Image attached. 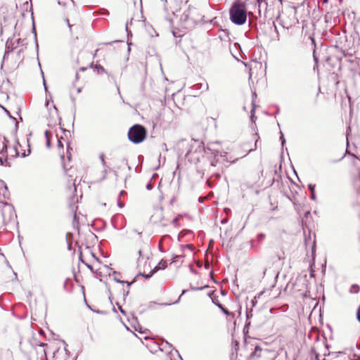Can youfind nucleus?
Instances as JSON below:
<instances>
[{
  "instance_id": "nucleus-1",
  "label": "nucleus",
  "mask_w": 360,
  "mask_h": 360,
  "mask_svg": "<svg viewBox=\"0 0 360 360\" xmlns=\"http://www.w3.org/2000/svg\"><path fill=\"white\" fill-rule=\"evenodd\" d=\"M247 6L240 0L235 1L229 9L231 20L236 25H241L247 20Z\"/></svg>"
},
{
  "instance_id": "nucleus-2",
  "label": "nucleus",
  "mask_w": 360,
  "mask_h": 360,
  "mask_svg": "<svg viewBox=\"0 0 360 360\" xmlns=\"http://www.w3.org/2000/svg\"><path fill=\"white\" fill-rule=\"evenodd\" d=\"M70 16L72 17L71 22L68 18L65 19V21L68 25L72 37L75 39H78L84 34V29L81 19L77 13Z\"/></svg>"
},
{
  "instance_id": "nucleus-3",
  "label": "nucleus",
  "mask_w": 360,
  "mask_h": 360,
  "mask_svg": "<svg viewBox=\"0 0 360 360\" xmlns=\"http://www.w3.org/2000/svg\"><path fill=\"white\" fill-rule=\"evenodd\" d=\"M147 136L146 129L141 124H134L128 131V138L134 143L143 142Z\"/></svg>"
},
{
  "instance_id": "nucleus-4",
  "label": "nucleus",
  "mask_w": 360,
  "mask_h": 360,
  "mask_svg": "<svg viewBox=\"0 0 360 360\" xmlns=\"http://www.w3.org/2000/svg\"><path fill=\"white\" fill-rule=\"evenodd\" d=\"M66 146V158L68 162H70L72 158V155L70 150H72V148L70 147V143L68 140L64 139L63 137H60L58 140V153L60 157L62 165L64 170L65 172L68 171L67 165L65 160V154L64 152V146Z\"/></svg>"
},
{
  "instance_id": "nucleus-5",
  "label": "nucleus",
  "mask_w": 360,
  "mask_h": 360,
  "mask_svg": "<svg viewBox=\"0 0 360 360\" xmlns=\"http://www.w3.org/2000/svg\"><path fill=\"white\" fill-rule=\"evenodd\" d=\"M4 150H6V155L11 158L18 157L24 158L27 155L25 150L22 148V146L17 141L12 146H8L4 143L1 153H2Z\"/></svg>"
},
{
  "instance_id": "nucleus-6",
  "label": "nucleus",
  "mask_w": 360,
  "mask_h": 360,
  "mask_svg": "<svg viewBox=\"0 0 360 360\" xmlns=\"http://www.w3.org/2000/svg\"><path fill=\"white\" fill-rule=\"evenodd\" d=\"M84 72H87V75L90 77L94 74L103 75L106 73L105 68L101 65H91L89 68H82L79 70V72L77 74L76 77L77 79L82 77L81 73Z\"/></svg>"
},
{
  "instance_id": "nucleus-7",
  "label": "nucleus",
  "mask_w": 360,
  "mask_h": 360,
  "mask_svg": "<svg viewBox=\"0 0 360 360\" xmlns=\"http://www.w3.org/2000/svg\"><path fill=\"white\" fill-rule=\"evenodd\" d=\"M88 252L89 253V256L91 257V258H89L88 260L89 262V263H86L84 259H83V255L82 253L80 254V259L81 261L84 263L87 267L92 271H97L100 269V264H101V261L100 259L96 257L94 254H93L92 252H91L89 250H88Z\"/></svg>"
},
{
  "instance_id": "nucleus-8",
  "label": "nucleus",
  "mask_w": 360,
  "mask_h": 360,
  "mask_svg": "<svg viewBox=\"0 0 360 360\" xmlns=\"http://www.w3.org/2000/svg\"><path fill=\"white\" fill-rule=\"evenodd\" d=\"M58 4L63 6L67 10L66 13L69 15L77 14L75 8L74 1L72 0H58Z\"/></svg>"
},
{
  "instance_id": "nucleus-9",
  "label": "nucleus",
  "mask_w": 360,
  "mask_h": 360,
  "mask_svg": "<svg viewBox=\"0 0 360 360\" xmlns=\"http://www.w3.org/2000/svg\"><path fill=\"white\" fill-rule=\"evenodd\" d=\"M275 286L272 285L270 288H266L262 292H260L258 294V297H260L262 295H264V297H266L269 300H272L276 298L278 295L280 294L278 290H276V292H274Z\"/></svg>"
},
{
  "instance_id": "nucleus-10",
  "label": "nucleus",
  "mask_w": 360,
  "mask_h": 360,
  "mask_svg": "<svg viewBox=\"0 0 360 360\" xmlns=\"http://www.w3.org/2000/svg\"><path fill=\"white\" fill-rule=\"evenodd\" d=\"M128 167V163L127 160L122 159L117 162L116 166H115L114 172L116 176H118L122 170L125 169Z\"/></svg>"
},
{
  "instance_id": "nucleus-11",
  "label": "nucleus",
  "mask_w": 360,
  "mask_h": 360,
  "mask_svg": "<svg viewBox=\"0 0 360 360\" xmlns=\"http://www.w3.org/2000/svg\"><path fill=\"white\" fill-rule=\"evenodd\" d=\"M167 265V263L166 261L165 260H161L159 264L155 266V268L153 269V270L152 271H150V274H145V273L143 274V276H146V278H149L152 276V274L157 270L158 269H165Z\"/></svg>"
},
{
  "instance_id": "nucleus-12",
  "label": "nucleus",
  "mask_w": 360,
  "mask_h": 360,
  "mask_svg": "<svg viewBox=\"0 0 360 360\" xmlns=\"http://www.w3.org/2000/svg\"><path fill=\"white\" fill-rule=\"evenodd\" d=\"M259 139V136L257 133H254L252 134L250 140L252 142H254V144L248 148L249 152L255 150L257 148V143L258 142Z\"/></svg>"
},
{
  "instance_id": "nucleus-13",
  "label": "nucleus",
  "mask_w": 360,
  "mask_h": 360,
  "mask_svg": "<svg viewBox=\"0 0 360 360\" xmlns=\"http://www.w3.org/2000/svg\"><path fill=\"white\" fill-rule=\"evenodd\" d=\"M219 308L221 311L228 316L229 321H231L234 319L235 314L233 312L229 311L225 309L221 304H219Z\"/></svg>"
},
{
  "instance_id": "nucleus-14",
  "label": "nucleus",
  "mask_w": 360,
  "mask_h": 360,
  "mask_svg": "<svg viewBox=\"0 0 360 360\" xmlns=\"http://www.w3.org/2000/svg\"><path fill=\"white\" fill-rule=\"evenodd\" d=\"M76 198V196H75L73 198V202L74 203L70 205V208H71V210H72V212L73 214V218H74V220H76L77 219V214H76V212H77V206L75 205V202H77V199H76L75 200V198Z\"/></svg>"
},
{
  "instance_id": "nucleus-15",
  "label": "nucleus",
  "mask_w": 360,
  "mask_h": 360,
  "mask_svg": "<svg viewBox=\"0 0 360 360\" xmlns=\"http://www.w3.org/2000/svg\"><path fill=\"white\" fill-rule=\"evenodd\" d=\"M262 348L259 346H256L255 348V351L251 354L250 357L253 358L255 356H260Z\"/></svg>"
},
{
  "instance_id": "nucleus-16",
  "label": "nucleus",
  "mask_w": 360,
  "mask_h": 360,
  "mask_svg": "<svg viewBox=\"0 0 360 360\" xmlns=\"http://www.w3.org/2000/svg\"><path fill=\"white\" fill-rule=\"evenodd\" d=\"M308 188L310 190L311 193V198L313 199L315 198V196H314V190H315V186L314 185H312V184H309L308 186Z\"/></svg>"
},
{
  "instance_id": "nucleus-17",
  "label": "nucleus",
  "mask_w": 360,
  "mask_h": 360,
  "mask_svg": "<svg viewBox=\"0 0 360 360\" xmlns=\"http://www.w3.org/2000/svg\"><path fill=\"white\" fill-rule=\"evenodd\" d=\"M69 191L70 194H74L76 192V186L74 181L72 183V186L69 188Z\"/></svg>"
},
{
  "instance_id": "nucleus-18",
  "label": "nucleus",
  "mask_w": 360,
  "mask_h": 360,
  "mask_svg": "<svg viewBox=\"0 0 360 360\" xmlns=\"http://www.w3.org/2000/svg\"><path fill=\"white\" fill-rule=\"evenodd\" d=\"M356 319L360 323V305L356 310Z\"/></svg>"
},
{
  "instance_id": "nucleus-19",
  "label": "nucleus",
  "mask_w": 360,
  "mask_h": 360,
  "mask_svg": "<svg viewBox=\"0 0 360 360\" xmlns=\"http://www.w3.org/2000/svg\"><path fill=\"white\" fill-rule=\"evenodd\" d=\"M313 355L314 356V360H319V355L315 351H313Z\"/></svg>"
},
{
  "instance_id": "nucleus-20",
  "label": "nucleus",
  "mask_w": 360,
  "mask_h": 360,
  "mask_svg": "<svg viewBox=\"0 0 360 360\" xmlns=\"http://www.w3.org/2000/svg\"><path fill=\"white\" fill-rule=\"evenodd\" d=\"M100 158L101 160V162H102L103 165H105V159H104V155L103 154L101 155Z\"/></svg>"
},
{
  "instance_id": "nucleus-21",
  "label": "nucleus",
  "mask_w": 360,
  "mask_h": 360,
  "mask_svg": "<svg viewBox=\"0 0 360 360\" xmlns=\"http://www.w3.org/2000/svg\"><path fill=\"white\" fill-rule=\"evenodd\" d=\"M284 258V252L282 251V255L279 256V259H283Z\"/></svg>"
},
{
  "instance_id": "nucleus-22",
  "label": "nucleus",
  "mask_w": 360,
  "mask_h": 360,
  "mask_svg": "<svg viewBox=\"0 0 360 360\" xmlns=\"http://www.w3.org/2000/svg\"><path fill=\"white\" fill-rule=\"evenodd\" d=\"M264 236H264V234H260V235L259 236V237L261 239L264 238Z\"/></svg>"
},
{
  "instance_id": "nucleus-23",
  "label": "nucleus",
  "mask_w": 360,
  "mask_h": 360,
  "mask_svg": "<svg viewBox=\"0 0 360 360\" xmlns=\"http://www.w3.org/2000/svg\"><path fill=\"white\" fill-rule=\"evenodd\" d=\"M139 255H141V250H139Z\"/></svg>"
}]
</instances>
